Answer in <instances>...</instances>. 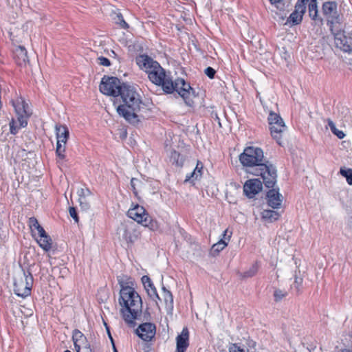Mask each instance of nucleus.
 <instances>
[{"label":"nucleus","instance_id":"1","mask_svg":"<svg viewBox=\"0 0 352 352\" xmlns=\"http://www.w3.org/2000/svg\"><path fill=\"white\" fill-rule=\"evenodd\" d=\"M140 67L144 69L149 80L155 85L162 86L163 91L166 94L177 91L184 99L186 105H194L193 98H195V91L183 78H177L173 81L165 69L159 63L154 60L147 55H141L137 58Z\"/></svg>","mask_w":352,"mask_h":352},{"label":"nucleus","instance_id":"2","mask_svg":"<svg viewBox=\"0 0 352 352\" xmlns=\"http://www.w3.org/2000/svg\"><path fill=\"white\" fill-rule=\"evenodd\" d=\"M240 162L243 166L252 168L248 172L256 176H261L266 188L275 186L277 170L264 156L263 151L258 146H248L239 155Z\"/></svg>","mask_w":352,"mask_h":352},{"label":"nucleus","instance_id":"3","mask_svg":"<svg viewBox=\"0 0 352 352\" xmlns=\"http://www.w3.org/2000/svg\"><path fill=\"white\" fill-rule=\"evenodd\" d=\"M118 104L116 107L118 115L128 122L135 124L140 122L138 113L144 104L136 87L124 83L120 94L114 102V104Z\"/></svg>","mask_w":352,"mask_h":352},{"label":"nucleus","instance_id":"4","mask_svg":"<svg viewBox=\"0 0 352 352\" xmlns=\"http://www.w3.org/2000/svg\"><path fill=\"white\" fill-rule=\"evenodd\" d=\"M121 306L120 312L124 320L130 327H135L142 312V301L140 296L133 287H125L120 291L118 299Z\"/></svg>","mask_w":352,"mask_h":352},{"label":"nucleus","instance_id":"5","mask_svg":"<svg viewBox=\"0 0 352 352\" xmlns=\"http://www.w3.org/2000/svg\"><path fill=\"white\" fill-rule=\"evenodd\" d=\"M33 276L30 271L21 269L14 278V292L18 296L25 298L30 295Z\"/></svg>","mask_w":352,"mask_h":352},{"label":"nucleus","instance_id":"6","mask_svg":"<svg viewBox=\"0 0 352 352\" xmlns=\"http://www.w3.org/2000/svg\"><path fill=\"white\" fill-rule=\"evenodd\" d=\"M127 216L151 230H156L159 228L157 221L153 219L143 206L138 204L128 210Z\"/></svg>","mask_w":352,"mask_h":352},{"label":"nucleus","instance_id":"7","mask_svg":"<svg viewBox=\"0 0 352 352\" xmlns=\"http://www.w3.org/2000/svg\"><path fill=\"white\" fill-rule=\"evenodd\" d=\"M267 122L272 137L279 145H281L283 134L287 129L283 118L279 114L271 111L267 118Z\"/></svg>","mask_w":352,"mask_h":352},{"label":"nucleus","instance_id":"8","mask_svg":"<svg viewBox=\"0 0 352 352\" xmlns=\"http://www.w3.org/2000/svg\"><path fill=\"white\" fill-rule=\"evenodd\" d=\"M116 77L104 76L102 78L99 89L104 95L111 96L117 98L122 89V85Z\"/></svg>","mask_w":352,"mask_h":352},{"label":"nucleus","instance_id":"9","mask_svg":"<svg viewBox=\"0 0 352 352\" xmlns=\"http://www.w3.org/2000/svg\"><path fill=\"white\" fill-rule=\"evenodd\" d=\"M12 105L17 115V120L21 127H25L28 124V120L31 115L29 111L28 104L23 100L12 101Z\"/></svg>","mask_w":352,"mask_h":352},{"label":"nucleus","instance_id":"10","mask_svg":"<svg viewBox=\"0 0 352 352\" xmlns=\"http://www.w3.org/2000/svg\"><path fill=\"white\" fill-rule=\"evenodd\" d=\"M72 340L76 352H93L87 337L80 330L73 331Z\"/></svg>","mask_w":352,"mask_h":352},{"label":"nucleus","instance_id":"11","mask_svg":"<svg viewBox=\"0 0 352 352\" xmlns=\"http://www.w3.org/2000/svg\"><path fill=\"white\" fill-rule=\"evenodd\" d=\"M334 36V43L337 48L345 53L352 52V37L346 35L344 30L336 33Z\"/></svg>","mask_w":352,"mask_h":352},{"label":"nucleus","instance_id":"12","mask_svg":"<svg viewBox=\"0 0 352 352\" xmlns=\"http://www.w3.org/2000/svg\"><path fill=\"white\" fill-rule=\"evenodd\" d=\"M306 12V1L298 0L294 10L290 14L287 22L292 25H298L302 21L303 15Z\"/></svg>","mask_w":352,"mask_h":352},{"label":"nucleus","instance_id":"13","mask_svg":"<svg viewBox=\"0 0 352 352\" xmlns=\"http://www.w3.org/2000/svg\"><path fill=\"white\" fill-rule=\"evenodd\" d=\"M136 333L142 340L148 342L155 337L156 327L153 323L144 322L139 325Z\"/></svg>","mask_w":352,"mask_h":352},{"label":"nucleus","instance_id":"14","mask_svg":"<svg viewBox=\"0 0 352 352\" xmlns=\"http://www.w3.org/2000/svg\"><path fill=\"white\" fill-rule=\"evenodd\" d=\"M262 188L263 183L259 179H250L244 184L243 192L248 198H253Z\"/></svg>","mask_w":352,"mask_h":352},{"label":"nucleus","instance_id":"15","mask_svg":"<svg viewBox=\"0 0 352 352\" xmlns=\"http://www.w3.org/2000/svg\"><path fill=\"white\" fill-rule=\"evenodd\" d=\"M308 2L309 16L313 21L314 25L321 27L324 24L323 18L318 14L317 0H305Z\"/></svg>","mask_w":352,"mask_h":352},{"label":"nucleus","instance_id":"16","mask_svg":"<svg viewBox=\"0 0 352 352\" xmlns=\"http://www.w3.org/2000/svg\"><path fill=\"white\" fill-rule=\"evenodd\" d=\"M271 187L266 195V199L269 206L274 209L279 208L282 204V195L279 193V188Z\"/></svg>","mask_w":352,"mask_h":352},{"label":"nucleus","instance_id":"17","mask_svg":"<svg viewBox=\"0 0 352 352\" xmlns=\"http://www.w3.org/2000/svg\"><path fill=\"white\" fill-rule=\"evenodd\" d=\"M327 25L333 35L343 30L342 25V16L338 13L325 18Z\"/></svg>","mask_w":352,"mask_h":352},{"label":"nucleus","instance_id":"18","mask_svg":"<svg viewBox=\"0 0 352 352\" xmlns=\"http://www.w3.org/2000/svg\"><path fill=\"white\" fill-rule=\"evenodd\" d=\"M177 352H185L189 345V331L187 327H184L182 333L176 338Z\"/></svg>","mask_w":352,"mask_h":352},{"label":"nucleus","instance_id":"19","mask_svg":"<svg viewBox=\"0 0 352 352\" xmlns=\"http://www.w3.org/2000/svg\"><path fill=\"white\" fill-rule=\"evenodd\" d=\"M142 282L144 287L146 289L148 296L153 300L156 301V299H159V300H161V299L157 292L156 288L155 287L151 278L148 276H143L142 277Z\"/></svg>","mask_w":352,"mask_h":352},{"label":"nucleus","instance_id":"20","mask_svg":"<svg viewBox=\"0 0 352 352\" xmlns=\"http://www.w3.org/2000/svg\"><path fill=\"white\" fill-rule=\"evenodd\" d=\"M14 58L18 65H25L28 62V56L26 49L23 46H16L13 52Z\"/></svg>","mask_w":352,"mask_h":352},{"label":"nucleus","instance_id":"21","mask_svg":"<svg viewBox=\"0 0 352 352\" xmlns=\"http://www.w3.org/2000/svg\"><path fill=\"white\" fill-rule=\"evenodd\" d=\"M55 131L57 142L66 144L69 135L67 127L65 125L56 124Z\"/></svg>","mask_w":352,"mask_h":352},{"label":"nucleus","instance_id":"22","mask_svg":"<svg viewBox=\"0 0 352 352\" xmlns=\"http://www.w3.org/2000/svg\"><path fill=\"white\" fill-rule=\"evenodd\" d=\"M204 166L200 161H197L196 167L194 170L186 176L184 182L193 183L195 181L200 179L203 173Z\"/></svg>","mask_w":352,"mask_h":352},{"label":"nucleus","instance_id":"23","mask_svg":"<svg viewBox=\"0 0 352 352\" xmlns=\"http://www.w3.org/2000/svg\"><path fill=\"white\" fill-rule=\"evenodd\" d=\"M338 4L336 1H328L322 3V12L324 17L338 14Z\"/></svg>","mask_w":352,"mask_h":352},{"label":"nucleus","instance_id":"24","mask_svg":"<svg viewBox=\"0 0 352 352\" xmlns=\"http://www.w3.org/2000/svg\"><path fill=\"white\" fill-rule=\"evenodd\" d=\"M280 214L278 212L272 210H264L261 212L262 219L268 223H272L278 220Z\"/></svg>","mask_w":352,"mask_h":352},{"label":"nucleus","instance_id":"25","mask_svg":"<svg viewBox=\"0 0 352 352\" xmlns=\"http://www.w3.org/2000/svg\"><path fill=\"white\" fill-rule=\"evenodd\" d=\"M40 247L45 250V252H48L52 248V240L51 237L45 234L43 236L40 237L39 239H36Z\"/></svg>","mask_w":352,"mask_h":352},{"label":"nucleus","instance_id":"26","mask_svg":"<svg viewBox=\"0 0 352 352\" xmlns=\"http://www.w3.org/2000/svg\"><path fill=\"white\" fill-rule=\"evenodd\" d=\"M227 246V243L223 239H221L214 244L210 251V254L212 256H216L219 253Z\"/></svg>","mask_w":352,"mask_h":352},{"label":"nucleus","instance_id":"27","mask_svg":"<svg viewBox=\"0 0 352 352\" xmlns=\"http://www.w3.org/2000/svg\"><path fill=\"white\" fill-rule=\"evenodd\" d=\"M162 295L166 304L170 309L173 308V296L172 293L168 290L165 287H162Z\"/></svg>","mask_w":352,"mask_h":352},{"label":"nucleus","instance_id":"28","mask_svg":"<svg viewBox=\"0 0 352 352\" xmlns=\"http://www.w3.org/2000/svg\"><path fill=\"white\" fill-rule=\"evenodd\" d=\"M170 161L178 166H182L184 158L176 151H172L170 155Z\"/></svg>","mask_w":352,"mask_h":352},{"label":"nucleus","instance_id":"29","mask_svg":"<svg viewBox=\"0 0 352 352\" xmlns=\"http://www.w3.org/2000/svg\"><path fill=\"white\" fill-rule=\"evenodd\" d=\"M258 269V263H255L250 267L249 270L244 272L242 274L241 276L245 278L253 277L257 273Z\"/></svg>","mask_w":352,"mask_h":352},{"label":"nucleus","instance_id":"30","mask_svg":"<svg viewBox=\"0 0 352 352\" xmlns=\"http://www.w3.org/2000/svg\"><path fill=\"white\" fill-rule=\"evenodd\" d=\"M340 173L346 178L348 184L352 185V168L342 167L340 169Z\"/></svg>","mask_w":352,"mask_h":352},{"label":"nucleus","instance_id":"31","mask_svg":"<svg viewBox=\"0 0 352 352\" xmlns=\"http://www.w3.org/2000/svg\"><path fill=\"white\" fill-rule=\"evenodd\" d=\"M122 237L128 243H133L136 239V236L132 235L126 226L123 228Z\"/></svg>","mask_w":352,"mask_h":352},{"label":"nucleus","instance_id":"32","mask_svg":"<svg viewBox=\"0 0 352 352\" xmlns=\"http://www.w3.org/2000/svg\"><path fill=\"white\" fill-rule=\"evenodd\" d=\"M65 144L63 143H56V153L60 160H64L65 157Z\"/></svg>","mask_w":352,"mask_h":352},{"label":"nucleus","instance_id":"33","mask_svg":"<svg viewBox=\"0 0 352 352\" xmlns=\"http://www.w3.org/2000/svg\"><path fill=\"white\" fill-rule=\"evenodd\" d=\"M287 296V292L280 289H276L274 292V300L278 302Z\"/></svg>","mask_w":352,"mask_h":352},{"label":"nucleus","instance_id":"34","mask_svg":"<svg viewBox=\"0 0 352 352\" xmlns=\"http://www.w3.org/2000/svg\"><path fill=\"white\" fill-rule=\"evenodd\" d=\"M78 201L82 210L87 211L90 208V203L89 201L88 200V198H78Z\"/></svg>","mask_w":352,"mask_h":352},{"label":"nucleus","instance_id":"35","mask_svg":"<svg viewBox=\"0 0 352 352\" xmlns=\"http://www.w3.org/2000/svg\"><path fill=\"white\" fill-rule=\"evenodd\" d=\"M302 281V278L297 276L296 274L295 275L294 282L293 283L292 287L296 289L298 293L300 292Z\"/></svg>","mask_w":352,"mask_h":352},{"label":"nucleus","instance_id":"36","mask_svg":"<svg viewBox=\"0 0 352 352\" xmlns=\"http://www.w3.org/2000/svg\"><path fill=\"white\" fill-rule=\"evenodd\" d=\"M131 189L134 193V195L135 196L138 195V190H137V186H139L140 185L142 184V182L141 181H140L139 179H136V178H132L131 179Z\"/></svg>","mask_w":352,"mask_h":352},{"label":"nucleus","instance_id":"37","mask_svg":"<svg viewBox=\"0 0 352 352\" xmlns=\"http://www.w3.org/2000/svg\"><path fill=\"white\" fill-rule=\"evenodd\" d=\"M77 194L78 195V198L83 197L84 199L88 198L91 195V192L88 188H80L77 191Z\"/></svg>","mask_w":352,"mask_h":352},{"label":"nucleus","instance_id":"38","mask_svg":"<svg viewBox=\"0 0 352 352\" xmlns=\"http://www.w3.org/2000/svg\"><path fill=\"white\" fill-rule=\"evenodd\" d=\"M28 225L32 232H34V229L38 227L40 224L36 218L32 217H30L28 220Z\"/></svg>","mask_w":352,"mask_h":352},{"label":"nucleus","instance_id":"39","mask_svg":"<svg viewBox=\"0 0 352 352\" xmlns=\"http://www.w3.org/2000/svg\"><path fill=\"white\" fill-rule=\"evenodd\" d=\"M117 23L120 24V27L123 29H127L129 28L128 23L124 21L121 13L117 14Z\"/></svg>","mask_w":352,"mask_h":352},{"label":"nucleus","instance_id":"40","mask_svg":"<svg viewBox=\"0 0 352 352\" xmlns=\"http://www.w3.org/2000/svg\"><path fill=\"white\" fill-rule=\"evenodd\" d=\"M205 74L210 79L214 78L216 71L211 67H208L204 71Z\"/></svg>","mask_w":352,"mask_h":352},{"label":"nucleus","instance_id":"41","mask_svg":"<svg viewBox=\"0 0 352 352\" xmlns=\"http://www.w3.org/2000/svg\"><path fill=\"white\" fill-rule=\"evenodd\" d=\"M98 64H100V65H103V66H106V67H109L111 65L110 60L107 58H105L104 56L98 57Z\"/></svg>","mask_w":352,"mask_h":352},{"label":"nucleus","instance_id":"42","mask_svg":"<svg viewBox=\"0 0 352 352\" xmlns=\"http://www.w3.org/2000/svg\"><path fill=\"white\" fill-rule=\"evenodd\" d=\"M69 214L75 221V222L78 223L79 221L77 211L74 207H70L69 209Z\"/></svg>","mask_w":352,"mask_h":352},{"label":"nucleus","instance_id":"43","mask_svg":"<svg viewBox=\"0 0 352 352\" xmlns=\"http://www.w3.org/2000/svg\"><path fill=\"white\" fill-rule=\"evenodd\" d=\"M124 276H118V281L121 287L120 289H122L123 288H125V287H131L130 286L128 285V283L126 281H125V280H124Z\"/></svg>","mask_w":352,"mask_h":352},{"label":"nucleus","instance_id":"44","mask_svg":"<svg viewBox=\"0 0 352 352\" xmlns=\"http://www.w3.org/2000/svg\"><path fill=\"white\" fill-rule=\"evenodd\" d=\"M229 352H246L245 349H241L240 346H239L236 344H233L230 348H229Z\"/></svg>","mask_w":352,"mask_h":352},{"label":"nucleus","instance_id":"45","mask_svg":"<svg viewBox=\"0 0 352 352\" xmlns=\"http://www.w3.org/2000/svg\"><path fill=\"white\" fill-rule=\"evenodd\" d=\"M10 133L15 135L18 133L19 128L14 125V120L12 119L10 122Z\"/></svg>","mask_w":352,"mask_h":352},{"label":"nucleus","instance_id":"46","mask_svg":"<svg viewBox=\"0 0 352 352\" xmlns=\"http://www.w3.org/2000/svg\"><path fill=\"white\" fill-rule=\"evenodd\" d=\"M331 132L336 135L339 139H342L344 138L345 134L342 131L338 130L336 127L335 130H332Z\"/></svg>","mask_w":352,"mask_h":352},{"label":"nucleus","instance_id":"47","mask_svg":"<svg viewBox=\"0 0 352 352\" xmlns=\"http://www.w3.org/2000/svg\"><path fill=\"white\" fill-rule=\"evenodd\" d=\"M34 230H36L38 232V234L39 237L43 236V235L47 234L45 230H44V228L41 225H39L38 227H36L34 229Z\"/></svg>","mask_w":352,"mask_h":352},{"label":"nucleus","instance_id":"48","mask_svg":"<svg viewBox=\"0 0 352 352\" xmlns=\"http://www.w3.org/2000/svg\"><path fill=\"white\" fill-rule=\"evenodd\" d=\"M107 330L108 331V333H109V338L111 340V344H112V346H113V352H118L116 347V345L114 344V341H113V339L109 332V328L107 327Z\"/></svg>","mask_w":352,"mask_h":352},{"label":"nucleus","instance_id":"49","mask_svg":"<svg viewBox=\"0 0 352 352\" xmlns=\"http://www.w3.org/2000/svg\"><path fill=\"white\" fill-rule=\"evenodd\" d=\"M327 121L328 125H329L331 131L335 130L336 127L335 123L329 118L327 119Z\"/></svg>","mask_w":352,"mask_h":352},{"label":"nucleus","instance_id":"50","mask_svg":"<svg viewBox=\"0 0 352 352\" xmlns=\"http://www.w3.org/2000/svg\"><path fill=\"white\" fill-rule=\"evenodd\" d=\"M144 317L145 320H148V318L150 317V314H149V312L148 311H146L144 312Z\"/></svg>","mask_w":352,"mask_h":352},{"label":"nucleus","instance_id":"51","mask_svg":"<svg viewBox=\"0 0 352 352\" xmlns=\"http://www.w3.org/2000/svg\"><path fill=\"white\" fill-rule=\"evenodd\" d=\"M269 1L272 4H276L281 1V0H269Z\"/></svg>","mask_w":352,"mask_h":352},{"label":"nucleus","instance_id":"52","mask_svg":"<svg viewBox=\"0 0 352 352\" xmlns=\"http://www.w3.org/2000/svg\"><path fill=\"white\" fill-rule=\"evenodd\" d=\"M226 233H227V230H226L223 232V236H225L226 235Z\"/></svg>","mask_w":352,"mask_h":352},{"label":"nucleus","instance_id":"53","mask_svg":"<svg viewBox=\"0 0 352 352\" xmlns=\"http://www.w3.org/2000/svg\"><path fill=\"white\" fill-rule=\"evenodd\" d=\"M64 352H71L69 350H65Z\"/></svg>","mask_w":352,"mask_h":352}]
</instances>
